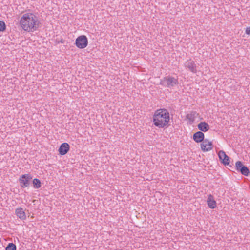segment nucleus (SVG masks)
I'll return each instance as SVG.
<instances>
[{
	"label": "nucleus",
	"mask_w": 250,
	"mask_h": 250,
	"mask_svg": "<svg viewBox=\"0 0 250 250\" xmlns=\"http://www.w3.org/2000/svg\"><path fill=\"white\" fill-rule=\"evenodd\" d=\"M39 24L38 17L33 13H25L20 19L21 26L25 31H36L39 28Z\"/></svg>",
	"instance_id": "nucleus-1"
},
{
	"label": "nucleus",
	"mask_w": 250,
	"mask_h": 250,
	"mask_svg": "<svg viewBox=\"0 0 250 250\" xmlns=\"http://www.w3.org/2000/svg\"><path fill=\"white\" fill-rule=\"evenodd\" d=\"M169 113L164 108L157 110L153 115L154 125L159 128L167 127L169 125Z\"/></svg>",
	"instance_id": "nucleus-2"
},
{
	"label": "nucleus",
	"mask_w": 250,
	"mask_h": 250,
	"mask_svg": "<svg viewBox=\"0 0 250 250\" xmlns=\"http://www.w3.org/2000/svg\"><path fill=\"white\" fill-rule=\"evenodd\" d=\"M160 84L167 88H172L178 84V78L168 76L161 80Z\"/></svg>",
	"instance_id": "nucleus-3"
},
{
	"label": "nucleus",
	"mask_w": 250,
	"mask_h": 250,
	"mask_svg": "<svg viewBox=\"0 0 250 250\" xmlns=\"http://www.w3.org/2000/svg\"><path fill=\"white\" fill-rule=\"evenodd\" d=\"M88 44V40L87 37L84 35L79 36L76 40V46L80 48L83 49L85 48Z\"/></svg>",
	"instance_id": "nucleus-4"
},
{
	"label": "nucleus",
	"mask_w": 250,
	"mask_h": 250,
	"mask_svg": "<svg viewBox=\"0 0 250 250\" xmlns=\"http://www.w3.org/2000/svg\"><path fill=\"white\" fill-rule=\"evenodd\" d=\"M32 179V176L30 174H23L19 179V183L21 186L23 188H26L30 184V181Z\"/></svg>",
	"instance_id": "nucleus-5"
},
{
	"label": "nucleus",
	"mask_w": 250,
	"mask_h": 250,
	"mask_svg": "<svg viewBox=\"0 0 250 250\" xmlns=\"http://www.w3.org/2000/svg\"><path fill=\"white\" fill-rule=\"evenodd\" d=\"M200 146L201 149L203 152L209 151L212 150L213 147L212 142L207 139L201 142Z\"/></svg>",
	"instance_id": "nucleus-6"
},
{
	"label": "nucleus",
	"mask_w": 250,
	"mask_h": 250,
	"mask_svg": "<svg viewBox=\"0 0 250 250\" xmlns=\"http://www.w3.org/2000/svg\"><path fill=\"white\" fill-rule=\"evenodd\" d=\"M184 65L187 69H188L191 72L193 73H195L197 72L196 65L195 62L191 59H189V60L185 62Z\"/></svg>",
	"instance_id": "nucleus-7"
},
{
	"label": "nucleus",
	"mask_w": 250,
	"mask_h": 250,
	"mask_svg": "<svg viewBox=\"0 0 250 250\" xmlns=\"http://www.w3.org/2000/svg\"><path fill=\"white\" fill-rule=\"evenodd\" d=\"M218 157L221 163L224 165H229L230 163L229 157L226 155L223 150H220L218 153Z\"/></svg>",
	"instance_id": "nucleus-8"
},
{
	"label": "nucleus",
	"mask_w": 250,
	"mask_h": 250,
	"mask_svg": "<svg viewBox=\"0 0 250 250\" xmlns=\"http://www.w3.org/2000/svg\"><path fill=\"white\" fill-rule=\"evenodd\" d=\"M204 134L201 131H197L193 135V139L196 143H201L204 139Z\"/></svg>",
	"instance_id": "nucleus-9"
},
{
	"label": "nucleus",
	"mask_w": 250,
	"mask_h": 250,
	"mask_svg": "<svg viewBox=\"0 0 250 250\" xmlns=\"http://www.w3.org/2000/svg\"><path fill=\"white\" fill-rule=\"evenodd\" d=\"M70 146L67 143H62L59 148V153L61 155L66 154L69 150Z\"/></svg>",
	"instance_id": "nucleus-10"
},
{
	"label": "nucleus",
	"mask_w": 250,
	"mask_h": 250,
	"mask_svg": "<svg viewBox=\"0 0 250 250\" xmlns=\"http://www.w3.org/2000/svg\"><path fill=\"white\" fill-rule=\"evenodd\" d=\"M16 215L21 220H24L26 218V214L21 208H18L15 210Z\"/></svg>",
	"instance_id": "nucleus-11"
},
{
	"label": "nucleus",
	"mask_w": 250,
	"mask_h": 250,
	"mask_svg": "<svg viewBox=\"0 0 250 250\" xmlns=\"http://www.w3.org/2000/svg\"><path fill=\"white\" fill-rule=\"evenodd\" d=\"M207 202L208 205L210 208L213 209L216 208V202L214 200L213 196L211 194L208 195Z\"/></svg>",
	"instance_id": "nucleus-12"
},
{
	"label": "nucleus",
	"mask_w": 250,
	"mask_h": 250,
	"mask_svg": "<svg viewBox=\"0 0 250 250\" xmlns=\"http://www.w3.org/2000/svg\"><path fill=\"white\" fill-rule=\"evenodd\" d=\"M198 128L201 132H206L209 129V125L205 122H200L197 125Z\"/></svg>",
	"instance_id": "nucleus-13"
},
{
	"label": "nucleus",
	"mask_w": 250,
	"mask_h": 250,
	"mask_svg": "<svg viewBox=\"0 0 250 250\" xmlns=\"http://www.w3.org/2000/svg\"><path fill=\"white\" fill-rule=\"evenodd\" d=\"M198 115V114L196 111H192L186 115V118L190 123H193L195 119L197 117Z\"/></svg>",
	"instance_id": "nucleus-14"
},
{
	"label": "nucleus",
	"mask_w": 250,
	"mask_h": 250,
	"mask_svg": "<svg viewBox=\"0 0 250 250\" xmlns=\"http://www.w3.org/2000/svg\"><path fill=\"white\" fill-rule=\"evenodd\" d=\"M33 187L35 188L38 189L41 187V182L38 179L35 178L33 181Z\"/></svg>",
	"instance_id": "nucleus-15"
},
{
	"label": "nucleus",
	"mask_w": 250,
	"mask_h": 250,
	"mask_svg": "<svg viewBox=\"0 0 250 250\" xmlns=\"http://www.w3.org/2000/svg\"><path fill=\"white\" fill-rule=\"evenodd\" d=\"M241 173L245 176H248L250 173V171L249 168L246 167H243L241 168V170L240 171Z\"/></svg>",
	"instance_id": "nucleus-16"
},
{
	"label": "nucleus",
	"mask_w": 250,
	"mask_h": 250,
	"mask_svg": "<svg viewBox=\"0 0 250 250\" xmlns=\"http://www.w3.org/2000/svg\"><path fill=\"white\" fill-rule=\"evenodd\" d=\"M244 166H245L241 161H237L235 163V169L238 172H240L242 167Z\"/></svg>",
	"instance_id": "nucleus-17"
},
{
	"label": "nucleus",
	"mask_w": 250,
	"mask_h": 250,
	"mask_svg": "<svg viewBox=\"0 0 250 250\" xmlns=\"http://www.w3.org/2000/svg\"><path fill=\"white\" fill-rule=\"evenodd\" d=\"M6 250H16V246L13 243H10L5 248Z\"/></svg>",
	"instance_id": "nucleus-18"
},
{
	"label": "nucleus",
	"mask_w": 250,
	"mask_h": 250,
	"mask_svg": "<svg viewBox=\"0 0 250 250\" xmlns=\"http://www.w3.org/2000/svg\"><path fill=\"white\" fill-rule=\"evenodd\" d=\"M6 25L4 21H0V31H4L5 30Z\"/></svg>",
	"instance_id": "nucleus-19"
},
{
	"label": "nucleus",
	"mask_w": 250,
	"mask_h": 250,
	"mask_svg": "<svg viewBox=\"0 0 250 250\" xmlns=\"http://www.w3.org/2000/svg\"><path fill=\"white\" fill-rule=\"evenodd\" d=\"M245 32L247 35H250V26L246 28Z\"/></svg>",
	"instance_id": "nucleus-20"
}]
</instances>
